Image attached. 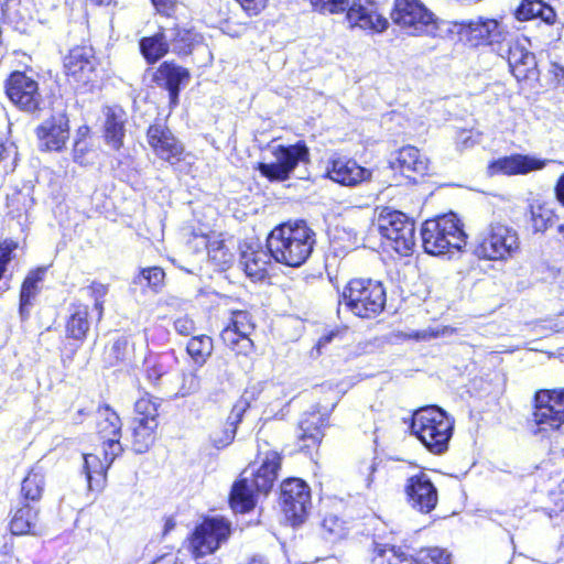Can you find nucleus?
<instances>
[{
	"label": "nucleus",
	"mask_w": 564,
	"mask_h": 564,
	"mask_svg": "<svg viewBox=\"0 0 564 564\" xmlns=\"http://www.w3.org/2000/svg\"><path fill=\"white\" fill-rule=\"evenodd\" d=\"M259 468H246L232 485L229 502L235 512L252 510L260 494L267 495L273 487L281 467V455L276 451L260 452Z\"/></svg>",
	"instance_id": "nucleus-1"
},
{
	"label": "nucleus",
	"mask_w": 564,
	"mask_h": 564,
	"mask_svg": "<svg viewBox=\"0 0 564 564\" xmlns=\"http://www.w3.org/2000/svg\"><path fill=\"white\" fill-rule=\"evenodd\" d=\"M315 242V232L301 220L275 227L267 238V249L276 262L297 268L310 258Z\"/></svg>",
	"instance_id": "nucleus-2"
},
{
	"label": "nucleus",
	"mask_w": 564,
	"mask_h": 564,
	"mask_svg": "<svg viewBox=\"0 0 564 564\" xmlns=\"http://www.w3.org/2000/svg\"><path fill=\"white\" fill-rule=\"evenodd\" d=\"M387 294L383 284L372 279H352L338 297L337 314L343 307L361 318L377 317L386 306Z\"/></svg>",
	"instance_id": "nucleus-3"
},
{
	"label": "nucleus",
	"mask_w": 564,
	"mask_h": 564,
	"mask_svg": "<svg viewBox=\"0 0 564 564\" xmlns=\"http://www.w3.org/2000/svg\"><path fill=\"white\" fill-rule=\"evenodd\" d=\"M453 429L454 420L435 405L419 409L412 417V433L435 455L444 454L448 449Z\"/></svg>",
	"instance_id": "nucleus-4"
},
{
	"label": "nucleus",
	"mask_w": 564,
	"mask_h": 564,
	"mask_svg": "<svg viewBox=\"0 0 564 564\" xmlns=\"http://www.w3.org/2000/svg\"><path fill=\"white\" fill-rule=\"evenodd\" d=\"M421 237L425 252L433 256L459 251L466 246L467 239L460 220L453 213L424 221Z\"/></svg>",
	"instance_id": "nucleus-5"
},
{
	"label": "nucleus",
	"mask_w": 564,
	"mask_h": 564,
	"mask_svg": "<svg viewBox=\"0 0 564 564\" xmlns=\"http://www.w3.org/2000/svg\"><path fill=\"white\" fill-rule=\"evenodd\" d=\"M310 2L321 13L336 14L346 11L348 21L365 30L382 32L388 26V20L377 11V0H310Z\"/></svg>",
	"instance_id": "nucleus-6"
},
{
	"label": "nucleus",
	"mask_w": 564,
	"mask_h": 564,
	"mask_svg": "<svg viewBox=\"0 0 564 564\" xmlns=\"http://www.w3.org/2000/svg\"><path fill=\"white\" fill-rule=\"evenodd\" d=\"M532 422L533 433L542 436L564 427V388L535 392Z\"/></svg>",
	"instance_id": "nucleus-7"
},
{
	"label": "nucleus",
	"mask_w": 564,
	"mask_h": 564,
	"mask_svg": "<svg viewBox=\"0 0 564 564\" xmlns=\"http://www.w3.org/2000/svg\"><path fill=\"white\" fill-rule=\"evenodd\" d=\"M520 249L517 230L503 224H491L477 240L475 254L478 258L506 261L513 258Z\"/></svg>",
	"instance_id": "nucleus-8"
},
{
	"label": "nucleus",
	"mask_w": 564,
	"mask_h": 564,
	"mask_svg": "<svg viewBox=\"0 0 564 564\" xmlns=\"http://www.w3.org/2000/svg\"><path fill=\"white\" fill-rule=\"evenodd\" d=\"M273 162L259 163L258 171L271 182L288 181L300 164L310 162V150L305 142L294 144H269Z\"/></svg>",
	"instance_id": "nucleus-9"
},
{
	"label": "nucleus",
	"mask_w": 564,
	"mask_h": 564,
	"mask_svg": "<svg viewBox=\"0 0 564 564\" xmlns=\"http://www.w3.org/2000/svg\"><path fill=\"white\" fill-rule=\"evenodd\" d=\"M390 17L409 35H429L437 29L434 13L421 0H394Z\"/></svg>",
	"instance_id": "nucleus-10"
},
{
	"label": "nucleus",
	"mask_w": 564,
	"mask_h": 564,
	"mask_svg": "<svg viewBox=\"0 0 564 564\" xmlns=\"http://www.w3.org/2000/svg\"><path fill=\"white\" fill-rule=\"evenodd\" d=\"M380 235L399 254L408 256L415 246V227L412 219L399 210L383 209L377 219Z\"/></svg>",
	"instance_id": "nucleus-11"
},
{
	"label": "nucleus",
	"mask_w": 564,
	"mask_h": 564,
	"mask_svg": "<svg viewBox=\"0 0 564 564\" xmlns=\"http://www.w3.org/2000/svg\"><path fill=\"white\" fill-rule=\"evenodd\" d=\"M230 535V523L224 518H207L194 531L188 549L200 561L213 554Z\"/></svg>",
	"instance_id": "nucleus-12"
},
{
	"label": "nucleus",
	"mask_w": 564,
	"mask_h": 564,
	"mask_svg": "<svg viewBox=\"0 0 564 564\" xmlns=\"http://www.w3.org/2000/svg\"><path fill=\"white\" fill-rule=\"evenodd\" d=\"M497 52L507 59L510 72L518 80L538 79L535 55L530 52L529 42L525 39L503 42Z\"/></svg>",
	"instance_id": "nucleus-13"
},
{
	"label": "nucleus",
	"mask_w": 564,
	"mask_h": 564,
	"mask_svg": "<svg viewBox=\"0 0 564 564\" xmlns=\"http://www.w3.org/2000/svg\"><path fill=\"white\" fill-rule=\"evenodd\" d=\"M281 506L293 525L302 523L311 508V491L301 479L292 478L281 485Z\"/></svg>",
	"instance_id": "nucleus-14"
},
{
	"label": "nucleus",
	"mask_w": 564,
	"mask_h": 564,
	"mask_svg": "<svg viewBox=\"0 0 564 564\" xmlns=\"http://www.w3.org/2000/svg\"><path fill=\"white\" fill-rule=\"evenodd\" d=\"M6 93L9 99L23 111L34 112L41 108L43 99L39 91V84L25 73H12L7 80Z\"/></svg>",
	"instance_id": "nucleus-15"
},
{
	"label": "nucleus",
	"mask_w": 564,
	"mask_h": 564,
	"mask_svg": "<svg viewBox=\"0 0 564 564\" xmlns=\"http://www.w3.org/2000/svg\"><path fill=\"white\" fill-rule=\"evenodd\" d=\"M96 433L101 447H107L110 457H118L123 452L120 443L122 423L119 415L109 406H99L95 413Z\"/></svg>",
	"instance_id": "nucleus-16"
},
{
	"label": "nucleus",
	"mask_w": 564,
	"mask_h": 564,
	"mask_svg": "<svg viewBox=\"0 0 564 564\" xmlns=\"http://www.w3.org/2000/svg\"><path fill=\"white\" fill-rule=\"evenodd\" d=\"M404 492L409 505L421 513H430L437 506V489L429 475L423 471L408 478Z\"/></svg>",
	"instance_id": "nucleus-17"
},
{
	"label": "nucleus",
	"mask_w": 564,
	"mask_h": 564,
	"mask_svg": "<svg viewBox=\"0 0 564 564\" xmlns=\"http://www.w3.org/2000/svg\"><path fill=\"white\" fill-rule=\"evenodd\" d=\"M35 134L41 151H61L69 139V120L65 113L54 115L35 129Z\"/></svg>",
	"instance_id": "nucleus-18"
},
{
	"label": "nucleus",
	"mask_w": 564,
	"mask_h": 564,
	"mask_svg": "<svg viewBox=\"0 0 564 564\" xmlns=\"http://www.w3.org/2000/svg\"><path fill=\"white\" fill-rule=\"evenodd\" d=\"M462 33L475 46L498 44L499 47L505 42L506 35L505 28L498 20L484 18L464 23Z\"/></svg>",
	"instance_id": "nucleus-19"
},
{
	"label": "nucleus",
	"mask_w": 564,
	"mask_h": 564,
	"mask_svg": "<svg viewBox=\"0 0 564 564\" xmlns=\"http://www.w3.org/2000/svg\"><path fill=\"white\" fill-rule=\"evenodd\" d=\"M147 139L149 145L160 159L171 164L180 161L183 145L165 124H151L147 132Z\"/></svg>",
	"instance_id": "nucleus-20"
},
{
	"label": "nucleus",
	"mask_w": 564,
	"mask_h": 564,
	"mask_svg": "<svg viewBox=\"0 0 564 564\" xmlns=\"http://www.w3.org/2000/svg\"><path fill=\"white\" fill-rule=\"evenodd\" d=\"M95 66V56L90 47H74L64 58L66 75L83 85L93 82Z\"/></svg>",
	"instance_id": "nucleus-21"
},
{
	"label": "nucleus",
	"mask_w": 564,
	"mask_h": 564,
	"mask_svg": "<svg viewBox=\"0 0 564 564\" xmlns=\"http://www.w3.org/2000/svg\"><path fill=\"white\" fill-rule=\"evenodd\" d=\"M372 172L360 166L355 160L336 158L329 162L327 176L344 186H357L371 178Z\"/></svg>",
	"instance_id": "nucleus-22"
},
{
	"label": "nucleus",
	"mask_w": 564,
	"mask_h": 564,
	"mask_svg": "<svg viewBox=\"0 0 564 564\" xmlns=\"http://www.w3.org/2000/svg\"><path fill=\"white\" fill-rule=\"evenodd\" d=\"M546 160H540L534 156L523 154H512L499 158L488 165L490 175H518L528 174L532 171L542 170L546 165Z\"/></svg>",
	"instance_id": "nucleus-23"
},
{
	"label": "nucleus",
	"mask_w": 564,
	"mask_h": 564,
	"mask_svg": "<svg viewBox=\"0 0 564 564\" xmlns=\"http://www.w3.org/2000/svg\"><path fill=\"white\" fill-rule=\"evenodd\" d=\"M392 170H399L406 178L415 181L429 170V160L414 147L402 148L397 158L390 162Z\"/></svg>",
	"instance_id": "nucleus-24"
},
{
	"label": "nucleus",
	"mask_w": 564,
	"mask_h": 564,
	"mask_svg": "<svg viewBox=\"0 0 564 564\" xmlns=\"http://www.w3.org/2000/svg\"><path fill=\"white\" fill-rule=\"evenodd\" d=\"M117 457H110L107 447H102L100 454H84V469L90 490H99L106 481V473Z\"/></svg>",
	"instance_id": "nucleus-25"
},
{
	"label": "nucleus",
	"mask_w": 564,
	"mask_h": 564,
	"mask_svg": "<svg viewBox=\"0 0 564 564\" xmlns=\"http://www.w3.org/2000/svg\"><path fill=\"white\" fill-rule=\"evenodd\" d=\"M188 78L189 73L186 68L170 62L162 63L153 75V80L156 85L169 90L172 104H176L180 86L183 82L188 80Z\"/></svg>",
	"instance_id": "nucleus-26"
},
{
	"label": "nucleus",
	"mask_w": 564,
	"mask_h": 564,
	"mask_svg": "<svg viewBox=\"0 0 564 564\" xmlns=\"http://www.w3.org/2000/svg\"><path fill=\"white\" fill-rule=\"evenodd\" d=\"M248 408L249 403L243 399L236 402L224 426L220 430L214 431L210 435V442L215 448L223 449L232 443L237 426Z\"/></svg>",
	"instance_id": "nucleus-27"
},
{
	"label": "nucleus",
	"mask_w": 564,
	"mask_h": 564,
	"mask_svg": "<svg viewBox=\"0 0 564 564\" xmlns=\"http://www.w3.org/2000/svg\"><path fill=\"white\" fill-rule=\"evenodd\" d=\"M105 140L113 150H120L126 135L127 115L120 107H107L105 109Z\"/></svg>",
	"instance_id": "nucleus-28"
},
{
	"label": "nucleus",
	"mask_w": 564,
	"mask_h": 564,
	"mask_svg": "<svg viewBox=\"0 0 564 564\" xmlns=\"http://www.w3.org/2000/svg\"><path fill=\"white\" fill-rule=\"evenodd\" d=\"M516 18L520 21L540 19L547 25L556 22V12L542 0H522L516 10Z\"/></svg>",
	"instance_id": "nucleus-29"
},
{
	"label": "nucleus",
	"mask_w": 564,
	"mask_h": 564,
	"mask_svg": "<svg viewBox=\"0 0 564 564\" xmlns=\"http://www.w3.org/2000/svg\"><path fill=\"white\" fill-rule=\"evenodd\" d=\"M271 259L270 252L262 249H248L241 253V264L245 272L254 280L265 278Z\"/></svg>",
	"instance_id": "nucleus-30"
},
{
	"label": "nucleus",
	"mask_w": 564,
	"mask_h": 564,
	"mask_svg": "<svg viewBox=\"0 0 564 564\" xmlns=\"http://www.w3.org/2000/svg\"><path fill=\"white\" fill-rule=\"evenodd\" d=\"M44 269H36L31 271L24 279L21 292H20V315L22 319H26L30 315V308L33 305V301L39 294L40 286L44 276Z\"/></svg>",
	"instance_id": "nucleus-31"
},
{
	"label": "nucleus",
	"mask_w": 564,
	"mask_h": 564,
	"mask_svg": "<svg viewBox=\"0 0 564 564\" xmlns=\"http://www.w3.org/2000/svg\"><path fill=\"white\" fill-rule=\"evenodd\" d=\"M39 510L30 503L19 508L10 522V530L14 535L36 534Z\"/></svg>",
	"instance_id": "nucleus-32"
},
{
	"label": "nucleus",
	"mask_w": 564,
	"mask_h": 564,
	"mask_svg": "<svg viewBox=\"0 0 564 564\" xmlns=\"http://www.w3.org/2000/svg\"><path fill=\"white\" fill-rule=\"evenodd\" d=\"M45 489V473L35 465L21 482V497L29 502H39Z\"/></svg>",
	"instance_id": "nucleus-33"
},
{
	"label": "nucleus",
	"mask_w": 564,
	"mask_h": 564,
	"mask_svg": "<svg viewBox=\"0 0 564 564\" xmlns=\"http://www.w3.org/2000/svg\"><path fill=\"white\" fill-rule=\"evenodd\" d=\"M324 419L318 413H308L300 421L299 438L304 447L310 448L321 443L323 438Z\"/></svg>",
	"instance_id": "nucleus-34"
},
{
	"label": "nucleus",
	"mask_w": 564,
	"mask_h": 564,
	"mask_svg": "<svg viewBox=\"0 0 564 564\" xmlns=\"http://www.w3.org/2000/svg\"><path fill=\"white\" fill-rule=\"evenodd\" d=\"M165 39L171 46L172 51L177 54H189L192 46L197 41V33L192 30L170 28L163 30Z\"/></svg>",
	"instance_id": "nucleus-35"
},
{
	"label": "nucleus",
	"mask_w": 564,
	"mask_h": 564,
	"mask_svg": "<svg viewBox=\"0 0 564 564\" xmlns=\"http://www.w3.org/2000/svg\"><path fill=\"white\" fill-rule=\"evenodd\" d=\"M159 423L132 421V447L135 453H144L154 443Z\"/></svg>",
	"instance_id": "nucleus-36"
},
{
	"label": "nucleus",
	"mask_w": 564,
	"mask_h": 564,
	"mask_svg": "<svg viewBox=\"0 0 564 564\" xmlns=\"http://www.w3.org/2000/svg\"><path fill=\"white\" fill-rule=\"evenodd\" d=\"M169 355H150L144 360V371L149 383L154 387L164 386V377L169 373L170 368Z\"/></svg>",
	"instance_id": "nucleus-37"
},
{
	"label": "nucleus",
	"mask_w": 564,
	"mask_h": 564,
	"mask_svg": "<svg viewBox=\"0 0 564 564\" xmlns=\"http://www.w3.org/2000/svg\"><path fill=\"white\" fill-rule=\"evenodd\" d=\"M89 307L84 304H76L73 306L72 314L67 322V334L76 339L83 340L86 337L87 332L90 327L88 319Z\"/></svg>",
	"instance_id": "nucleus-38"
},
{
	"label": "nucleus",
	"mask_w": 564,
	"mask_h": 564,
	"mask_svg": "<svg viewBox=\"0 0 564 564\" xmlns=\"http://www.w3.org/2000/svg\"><path fill=\"white\" fill-rule=\"evenodd\" d=\"M169 48V43L163 31L153 36L143 37L140 41L141 53L149 63L159 61L167 53Z\"/></svg>",
	"instance_id": "nucleus-39"
},
{
	"label": "nucleus",
	"mask_w": 564,
	"mask_h": 564,
	"mask_svg": "<svg viewBox=\"0 0 564 564\" xmlns=\"http://www.w3.org/2000/svg\"><path fill=\"white\" fill-rule=\"evenodd\" d=\"M223 343L239 355H249L253 350V341L250 337L241 335L234 328L225 326L220 333Z\"/></svg>",
	"instance_id": "nucleus-40"
},
{
	"label": "nucleus",
	"mask_w": 564,
	"mask_h": 564,
	"mask_svg": "<svg viewBox=\"0 0 564 564\" xmlns=\"http://www.w3.org/2000/svg\"><path fill=\"white\" fill-rule=\"evenodd\" d=\"M186 350L194 362L202 366L213 352V339L207 335L193 336Z\"/></svg>",
	"instance_id": "nucleus-41"
},
{
	"label": "nucleus",
	"mask_w": 564,
	"mask_h": 564,
	"mask_svg": "<svg viewBox=\"0 0 564 564\" xmlns=\"http://www.w3.org/2000/svg\"><path fill=\"white\" fill-rule=\"evenodd\" d=\"M375 553L384 558L388 564H419L417 555L413 556L409 550L401 547L377 545Z\"/></svg>",
	"instance_id": "nucleus-42"
},
{
	"label": "nucleus",
	"mask_w": 564,
	"mask_h": 564,
	"mask_svg": "<svg viewBox=\"0 0 564 564\" xmlns=\"http://www.w3.org/2000/svg\"><path fill=\"white\" fill-rule=\"evenodd\" d=\"M131 351L132 348L129 339L121 336L117 338L107 349L105 359L109 366H118L130 359Z\"/></svg>",
	"instance_id": "nucleus-43"
},
{
	"label": "nucleus",
	"mask_w": 564,
	"mask_h": 564,
	"mask_svg": "<svg viewBox=\"0 0 564 564\" xmlns=\"http://www.w3.org/2000/svg\"><path fill=\"white\" fill-rule=\"evenodd\" d=\"M531 223L535 232H543L554 224L555 215L546 205L530 206Z\"/></svg>",
	"instance_id": "nucleus-44"
},
{
	"label": "nucleus",
	"mask_w": 564,
	"mask_h": 564,
	"mask_svg": "<svg viewBox=\"0 0 564 564\" xmlns=\"http://www.w3.org/2000/svg\"><path fill=\"white\" fill-rule=\"evenodd\" d=\"M158 404L151 398H140L134 404V417L132 421L158 423Z\"/></svg>",
	"instance_id": "nucleus-45"
},
{
	"label": "nucleus",
	"mask_w": 564,
	"mask_h": 564,
	"mask_svg": "<svg viewBox=\"0 0 564 564\" xmlns=\"http://www.w3.org/2000/svg\"><path fill=\"white\" fill-rule=\"evenodd\" d=\"M165 273L159 267L143 269L133 282L151 288L154 292H159L164 283Z\"/></svg>",
	"instance_id": "nucleus-46"
},
{
	"label": "nucleus",
	"mask_w": 564,
	"mask_h": 564,
	"mask_svg": "<svg viewBox=\"0 0 564 564\" xmlns=\"http://www.w3.org/2000/svg\"><path fill=\"white\" fill-rule=\"evenodd\" d=\"M208 257L212 262L220 268H225L232 260V253L223 241L214 240L206 243Z\"/></svg>",
	"instance_id": "nucleus-47"
},
{
	"label": "nucleus",
	"mask_w": 564,
	"mask_h": 564,
	"mask_svg": "<svg viewBox=\"0 0 564 564\" xmlns=\"http://www.w3.org/2000/svg\"><path fill=\"white\" fill-rule=\"evenodd\" d=\"M226 326L231 327L236 332L248 337H250L256 327L251 319V315L247 311L231 312L229 322Z\"/></svg>",
	"instance_id": "nucleus-48"
},
{
	"label": "nucleus",
	"mask_w": 564,
	"mask_h": 564,
	"mask_svg": "<svg viewBox=\"0 0 564 564\" xmlns=\"http://www.w3.org/2000/svg\"><path fill=\"white\" fill-rule=\"evenodd\" d=\"M155 564H208L206 561H200L187 547L178 550L175 554H166L162 556Z\"/></svg>",
	"instance_id": "nucleus-49"
},
{
	"label": "nucleus",
	"mask_w": 564,
	"mask_h": 564,
	"mask_svg": "<svg viewBox=\"0 0 564 564\" xmlns=\"http://www.w3.org/2000/svg\"><path fill=\"white\" fill-rule=\"evenodd\" d=\"M419 564H449V555L440 547L423 549L417 553Z\"/></svg>",
	"instance_id": "nucleus-50"
},
{
	"label": "nucleus",
	"mask_w": 564,
	"mask_h": 564,
	"mask_svg": "<svg viewBox=\"0 0 564 564\" xmlns=\"http://www.w3.org/2000/svg\"><path fill=\"white\" fill-rule=\"evenodd\" d=\"M200 388V379L195 370L183 372L182 383L176 392L178 397H187L196 393Z\"/></svg>",
	"instance_id": "nucleus-51"
},
{
	"label": "nucleus",
	"mask_w": 564,
	"mask_h": 564,
	"mask_svg": "<svg viewBox=\"0 0 564 564\" xmlns=\"http://www.w3.org/2000/svg\"><path fill=\"white\" fill-rule=\"evenodd\" d=\"M378 462L376 457L362 459L358 464V475L364 482L365 488L370 489L373 482V475L377 471Z\"/></svg>",
	"instance_id": "nucleus-52"
},
{
	"label": "nucleus",
	"mask_w": 564,
	"mask_h": 564,
	"mask_svg": "<svg viewBox=\"0 0 564 564\" xmlns=\"http://www.w3.org/2000/svg\"><path fill=\"white\" fill-rule=\"evenodd\" d=\"M18 245L13 240L6 239L0 242V280L4 278L8 264L13 258Z\"/></svg>",
	"instance_id": "nucleus-53"
},
{
	"label": "nucleus",
	"mask_w": 564,
	"mask_h": 564,
	"mask_svg": "<svg viewBox=\"0 0 564 564\" xmlns=\"http://www.w3.org/2000/svg\"><path fill=\"white\" fill-rule=\"evenodd\" d=\"M480 135L471 130H462L457 133L456 144L459 150L474 147L479 142Z\"/></svg>",
	"instance_id": "nucleus-54"
},
{
	"label": "nucleus",
	"mask_w": 564,
	"mask_h": 564,
	"mask_svg": "<svg viewBox=\"0 0 564 564\" xmlns=\"http://www.w3.org/2000/svg\"><path fill=\"white\" fill-rule=\"evenodd\" d=\"M452 329L448 327H429L426 329L414 332L411 337L417 340H429L432 338H437L440 336H444L451 333Z\"/></svg>",
	"instance_id": "nucleus-55"
},
{
	"label": "nucleus",
	"mask_w": 564,
	"mask_h": 564,
	"mask_svg": "<svg viewBox=\"0 0 564 564\" xmlns=\"http://www.w3.org/2000/svg\"><path fill=\"white\" fill-rule=\"evenodd\" d=\"M174 329L178 335L191 336L195 333L196 326L188 316H181L174 321Z\"/></svg>",
	"instance_id": "nucleus-56"
},
{
	"label": "nucleus",
	"mask_w": 564,
	"mask_h": 564,
	"mask_svg": "<svg viewBox=\"0 0 564 564\" xmlns=\"http://www.w3.org/2000/svg\"><path fill=\"white\" fill-rule=\"evenodd\" d=\"M151 2L156 12L165 17H172L177 7L176 0H151Z\"/></svg>",
	"instance_id": "nucleus-57"
},
{
	"label": "nucleus",
	"mask_w": 564,
	"mask_h": 564,
	"mask_svg": "<svg viewBox=\"0 0 564 564\" xmlns=\"http://www.w3.org/2000/svg\"><path fill=\"white\" fill-rule=\"evenodd\" d=\"M241 8L249 14V15H257L259 14L264 8L268 2V0H237Z\"/></svg>",
	"instance_id": "nucleus-58"
},
{
	"label": "nucleus",
	"mask_w": 564,
	"mask_h": 564,
	"mask_svg": "<svg viewBox=\"0 0 564 564\" xmlns=\"http://www.w3.org/2000/svg\"><path fill=\"white\" fill-rule=\"evenodd\" d=\"M91 291L95 297V310L97 311V317L99 319L104 311V302L101 301V297L106 295L107 286L104 284H94L91 286Z\"/></svg>",
	"instance_id": "nucleus-59"
},
{
	"label": "nucleus",
	"mask_w": 564,
	"mask_h": 564,
	"mask_svg": "<svg viewBox=\"0 0 564 564\" xmlns=\"http://www.w3.org/2000/svg\"><path fill=\"white\" fill-rule=\"evenodd\" d=\"M554 191L556 199L564 206V173L557 180Z\"/></svg>",
	"instance_id": "nucleus-60"
},
{
	"label": "nucleus",
	"mask_w": 564,
	"mask_h": 564,
	"mask_svg": "<svg viewBox=\"0 0 564 564\" xmlns=\"http://www.w3.org/2000/svg\"><path fill=\"white\" fill-rule=\"evenodd\" d=\"M552 72L554 73L555 75V78L561 82L562 79H564V67L557 65V64H553L552 65Z\"/></svg>",
	"instance_id": "nucleus-61"
},
{
	"label": "nucleus",
	"mask_w": 564,
	"mask_h": 564,
	"mask_svg": "<svg viewBox=\"0 0 564 564\" xmlns=\"http://www.w3.org/2000/svg\"><path fill=\"white\" fill-rule=\"evenodd\" d=\"M175 523L172 520H167L165 523V533L174 528Z\"/></svg>",
	"instance_id": "nucleus-62"
},
{
	"label": "nucleus",
	"mask_w": 564,
	"mask_h": 564,
	"mask_svg": "<svg viewBox=\"0 0 564 564\" xmlns=\"http://www.w3.org/2000/svg\"><path fill=\"white\" fill-rule=\"evenodd\" d=\"M557 326L561 328V329H564V314H562L560 316V319L557 322Z\"/></svg>",
	"instance_id": "nucleus-63"
},
{
	"label": "nucleus",
	"mask_w": 564,
	"mask_h": 564,
	"mask_svg": "<svg viewBox=\"0 0 564 564\" xmlns=\"http://www.w3.org/2000/svg\"><path fill=\"white\" fill-rule=\"evenodd\" d=\"M558 232L564 236V225H560L557 228Z\"/></svg>",
	"instance_id": "nucleus-64"
}]
</instances>
